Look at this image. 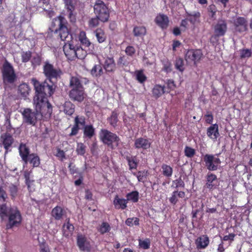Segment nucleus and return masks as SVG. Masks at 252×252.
I'll return each instance as SVG.
<instances>
[{
  "instance_id": "49530a36",
  "label": "nucleus",
  "mask_w": 252,
  "mask_h": 252,
  "mask_svg": "<svg viewBox=\"0 0 252 252\" xmlns=\"http://www.w3.org/2000/svg\"><path fill=\"white\" fill-rule=\"evenodd\" d=\"M86 146L83 143H78L76 147V153L78 155L84 156L86 153Z\"/></svg>"
},
{
  "instance_id": "13d9d810",
  "label": "nucleus",
  "mask_w": 252,
  "mask_h": 252,
  "mask_svg": "<svg viewBox=\"0 0 252 252\" xmlns=\"http://www.w3.org/2000/svg\"><path fill=\"white\" fill-rule=\"evenodd\" d=\"M251 55V51L249 49H244L240 51V57L242 58H249Z\"/></svg>"
},
{
  "instance_id": "f257e3e1",
  "label": "nucleus",
  "mask_w": 252,
  "mask_h": 252,
  "mask_svg": "<svg viewBox=\"0 0 252 252\" xmlns=\"http://www.w3.org/2000/svg\"><path fill=\"white\" fill-rule=\"evenodd\" d=\"M35 94L33 98L35 111L30 108H25L22 112L23 121L28 125L34 126L37 123V116L50 117L52 113V106L48 100V97L53 94L52 85L49 86L47 82H40L36 79H32Z\"/></svg>"
},
{
  "instance_id": "1a4fd4ad",
  "label": "nucleus",
  "mask_w": 252,
  "mask_h": 252,
  "mask_svg": "<svg viewBox=\"0 0 252 252\" xmlns=\"http://www.w3.org/2000/svg\"><path fill=\"white\" fill-rule=\"evenodd\" d=\"M203 160L207 169L210 171L217 170L221 163V161L218 157L211 154L205 155Z\"/></svg>"
},
{
  "instance_id": "c9c22d12",
  "label": "nucleus",
  "mask_w": 252,
  "mask_h": 252,
  "mask_svg": "<svg viewBox=\"0 0 252 252\" xmlns=\"http://www.w3.org/2000/svg\"><path fill=\"white\" fill-rule=\"evenodd\" d=\"M127 202L131 201L133 203H136L139 200V192L137 191H132L128 193L126 195Z\"/></svg>"
},
{
  "instance_id": "aec40b11",
  "label": "nucleus",
  "mask_w": 252,
  "mask_h": 252,
  "mask_svg": "<svg viewBox=\"0 0 252 252\" xmlns=\"http://www.w3.org/2000/svg\"><path fill=\"white\" fill-rule=\"evenodd\" d=\"M209 238L207 235L198 237L195 241V244L198 249L206 248L209 244Z\"/></svg>"
},
{
  "instance_id": "4d7b16f0",
  "label": "nucleus",
  "mask_w": 252,
  "mask_h": 252,
  "mask_svg": "<svg viewBox=\"0 0 252 252\" xmlns=\"http://www.w3.org/2000/svg\"><path fill=\"white\" fill-rule=\"evenodd\" d=\"M204 118L206 123L212 124L214 118L211 112H208L207 113L204 115Z\"/></svg>"
},
{
  "instance_id": "412c9836",
  "label": "nucleus",
  "mask_w": 252,
  "mask_h": 252,
  "mask_svg": "<svg viewBox=\"0 0 252 252\" xmlns=\"http://www.w3.org/2000/svg\"><path fill=\"white\" fill-rule=\"evenodd\" d=\"M207 135L210 139L213 140H217L220 135L218 125L217 124H215L208 127Z\"/></svg>"
},
{
  "instance_id": "a211bd4d",
  "label": "nucleus",
  "mask_w": 252,
  "mask_h": 252,
  "mask_svg": "<svg viewBox=\"0 0 252 252\" xmlns=\"http://www.w3.org/2000/svg\"><path fill=\"white\" fill-rule=\"evenodd\" d=\"M217 176L211 172H209L206 176V183L205 187L209 190H213L216 189L217 185L215 183L217 182Z\"/></svg>"
},
{
  "instance_id": "dca6fc26",
  "label": "nucleus",
  "mask_w": 252,
  "mask_h": 252,
  "mask_svg": "<svg viewBox=\"0 0 252 252\" xmlns=\"http://www.w3.org/2000/svg\"><path fill=\"white\" fill-rule=\"evenodd\" d=\"M74 125L71 128V131L69 134V136L70 137L76 135L78 134L80 129L79 126H85V119L83 116L79 117V116H76L74 118Z\"/></svg>"
},
{
  "instance_id": "ea45409f",
  "label": "nucleus",
  "mask_w": 252,
  "mask_h": 252,
  "mask_svg": "<svg viewBox=\"0 0 252 252\" xmlns=\"http://www.w3.org/2000/svg\"><path fill=\"white\" fill-rule=\"evenodd\" d=\"M79 39L81 43L86 47H88L91 44L90 41L86 37V33L84 31L80 32Z\"/></svg>"
},
{
  "instance_id": "393cba45",
  "label": "nucleus",
  "mask_w": 252,
  "mask_h": 252,
  "mask_svg": "<svg viewBox=\"0 0 252 252\" xmlns=\"http://www.w3.org/2000/svg\"><path fill=\"white\" fill-rule=\"evenodd\" d=\"M152 95L156 98L158 99L161 97L163 94L166 93V88L165 86H162L158 84H156L154 86L152 90Z\"/></svg>"
},
{
  "instance_id": "ddd939ff",
  "label": "nucleus",
  "mask_w": 252,
  "mask_h": 252,
  "mask_svg": "<svg viewBox=\"0 0 252 252\" xmlns=\"http://www.w3.org/2000/svg\"><path fill=\"white\" fill-rule=\"evenodd\" d=\"M0 140L5 150V155H6L8 152L11 151L10 149L14 143V139L9 133L5 132L1 135Z\"/></svg>"
},
{
  "instance_id": "6ab92c4d",
  "label": "nucleus",
  "mask_w": 252,
  "mask_h": 252,
  "mask_svg": "<svg viewBox=\"0 0 252 252\" xmlns=\"http://www.w3.org/2000/svg\"><path fill=\"white\" fill-rule=\"evenodd\" d=\"M151 143L147 139L140 137L135 139L134 141V147L136 149H142L147 150L151 147Z\"/></svg>"
},
{
  "instance_id": "f8f14e48",
  "label": "nucleus",
  "mask_w": 252,
  "mask_h": 252,
  "mask_svg": "<svg viewBox=\"0 0 252 252\" xmlns=\"http://www.w3.org/2000/svg\"><path fill=\"white\" fill-rule=\"evenodd\" d=\"M201 50L199 49L188 50L185 55V59L187 63L199 62L202 57Z\"/></svg>"
},
{
  "instance_id": "bb28decb",
  "label": "nucleus",
  "mask_w": 252,
  "mask_h": 252,
  "mask_svg": "<svg viewBox=\"0 0 252 252\" xmlns=\"http://www.w3.org/2000/svg\"><path fill=\"white\" fill-rule=\"evenodd\" d=\"M64 213V211L62 207L57 206L52 209L51 215L56 220H60L63 218Z\"/></svg>"
},
{
  "instance_id": "37998d69",
  "label": "nucleus",
  "mask_w": 252,
  "mask_h": 252,
  "mask_svg": "<svg viewBox=\"0 0 252 252\" xmlns=\"http://www.w3.org/2000/svg\"><path fill=\"white\" fill-rule=\"evenodd\" d=\"M9 190L12 199H14L18 195V188L17 186L11 184L9 187Z\"/></svg>"
},
{
  "instance_id": "20e7f679",
  "label": "nucleus",
  "mask_w": 252,
  "mask_h": 252,
  "mask_svg": "<svg viewBox=\"0 0 252 252\" xmlns=\"http://www.w3.org/2000/svg\"><path fill=\"white\" fill-rule=\"evenodd\" d=\"M1 72L4 88L14 86L17 81V76L11 64H3Z\"/></svg>"
},
{
  "instance_id": "680f3d73",
  "label": "nucleus",
  "mask_w": 252,
  "mask_h": 252,
  "mask_svg": "<svg viewBox=\"0 0 252 252\" xmlns=\"http://www.w3.org/2000/svg\"><path fill=\"white\" fill-rule=\"evenodd\" d=\"M208 12L210 13L209 16L211 18H214L216 12V8L215 5L212 4L210 5L208 7Z\"/></svg>"
},
{
  "instance_id": "0e129e2a",
  "label": "nucleus",
  "mask_w": 252,
  "mask_h": 252,
  "mask_svg": "<svg viewBox=\"0 0 252 252\" xmlns=\"http://www.w3.org/2000/svg\"><path fill=\"white\" fill-rule=\"evenodd\" d=\"M236 235L234 233H230L228 235H225L222 238L220 237L222 241H227L228 240H230L231 241H233Z\"/></svg>"
},
{
  "instance_id": "4be33fe9",
  "label": "nucleus",
  "mask_w": 252,
  "mask_h": 252,
  "mask_svg": "<svg viewBox=\"0 0 252 252\" xmlns=\"http://www.w3.org/2000/svg\"><path fill=\"white\" fill-rule=\"evenodd\" d=\"M186 17L188 19L189 22L195 25L200 22V13L198 11H186Z\"/></svg>"
},
{
  "instance_id": "6e6d98bb",
  "label": "nucleus",
  "mask_w": 252,
  "mask_h": 252,
  "mask_svg": "<svg viewBox=\"0 0 252 252\" xmlns=\"http://www.w3.org/2000/svg\"><path fill=\"white\" fill-rule=\"evenodd\" d=\"M99 18L96 16V17L92 18L89 21V26L94 28L97 26L99 24Z\"/></svg>"
},
{
  "instance_id": "9d476101",
  "label": "nucleus",
  "mask_w": 252,
  "mask_h": 252,
  "mask_svg": "<svg viewBox=\"0 0 252 252\" xmlns=\"http://www.w3.org/2000/svg\"><path fill=\"white\" fill-rule=\"evenodd\" d=\"M227 29V24L224 20H219L214 26L215 34L210 38L211 42H214V40H216L217 37L223 36Z\"/></svg>"
},
{
  "instance_id": "c03bdc74",
  "label": "nucleus",
  "mask_w": 252,
  "mask_h": 252,
  "mask_svg": "<svg viewBox=\"0 0 252 252\" xmlns=\"http://www.w3.org/2000/svg\"><path fill=\"white\" fill-rule=\"evenodd\" d=\"M185 186V183L181 177L174 180L172 185V187H173L176 189H179L180 188H184Z\"/></svg>"
},
{
  "instance_id": "8fccbe9b",
  "label": "nucleus",
  "mask_w": 252,
  "mask_h": 252,
  "mask_svg": "<svg viewBox=\"0 0 252 252\" xmlns=\"http://www.w3.org/2000/svg\"><path fill=\"white\" fill-rule=\"evenodd\" d=\"M65 6L68 12V14L71 18L72 15V11L74 10V6L72 2V0H64Z\"/></svg>"
},
{
  "instance_id": "e433bc0d",
  "label": "nucleus",
  "mask_w": 252,
  "mask_h": 252,
  "mask_svg": "<svg viewBox=\"0 0 252 252\" xmlns=\"http://www.w3.org/2000/svg\"><path fill=\"white\" fill-rule=\"evenodd\" d=\"M95 35L97 38V41L99 43L103 42L106 38V36L105 34L104 31L101 29H96L95 32Z\"/></svg>"
},
{
  "instance_id": "79ce46f5",
  "label": "nucleus",
  "mask_w": 252,
  "mask_h": 252,
  "mask_svg": "<svg viewBox=\"0 0 252 252\" xmlns=\"http://www.w3.org/2000/svg\"><path fill=\"white\" fill-rule=\"evenodd\" d=\"M134 176H136L138 181L139 182H144V179L146 178V177L147 176V171H139L137 173H133Z\"/></svg>"
},
{
  "instance_id": "e2e57ef3",
  "label": "nucleus",
  "mask_w": 252,
  "mask_h": 252,
  "mask_svg": "<svg viewBox=\"0 0 252 252\" xmlns=\"http://www.w3.org/2000/svg\"><path fill=\"white\" fill-rule=\"evenodd\" d=\"M125 52L127 55L132 56L135 54V49L133 46H128L126 48Z\"/></svg>"
},
{
  "instance_id": "cd10ccee",
  "label": "nucleus",
  "mask_w": 252,
  "mask_h": 252,
  "mask_svg": "<svg viewBox=\"0 0 252 252\" xmlns=\"http://www.w3.org/2000/svg\"><path fill=\"white\" fill-rule=\"evenodd\" d=\"M185 192L183 191L175 190L172 193L171 196L169 198V202L173 205H175L178 201L177 196L179 198H183L185 197Z\"/></svg>"
},
{
  "instance_id": "473e14b6",
  "label": "nucleus",
  "mask_w": 252,
  "mask_h": 252,
  "mask_svg": "<svg viewBox=\"0 0 252 252\" xmlns=\"http://www.w3.org/2000/svg\"><path fill=\"white\" fill-rule=\"evenodd\" d=\"M28 162L32 165L33 167H38L40 164V159L39 156L35 153L31 154L29 157Z\"/></svg>"
},
{
  "instance_id": "f03ea898",
  "label": "nucleus",
  "mask_w": 252,
  "mask_h": 252,
  "mask_svg": "<svg viewBox=\"0 0 252 252\" xmlns=\"http://www.w3.org/2000/svg\"><path fill=\"white\" fill-rule=\"evenodd\" d=\"M0 219L1 221L7 219L5 225L6 229L18 227L22 222V216L19 208L15 206L8 207L6 203L1 204Z\"/></svg>"
},
{
  "instance_id": "bf43d9fd",
  "label": "nucleus",
  "mask_w": 252,
  "mask_h": 252,
  "mask_svg": "<svg viewBox=\"0 0 252 252\" xmlns=\"http://www.w3.org/2000/svg\"><path fill=\"white\" fill-rule=\"evenodd\" d=\"M31 56L30 52H23L22 53V61L25 63L29 62Z\"/></svg>"
},
{
  "instance_id": "2f4dec72",
  "label": "nucleus",
  "mask_w": 252,
  "mask_h": 252,
  "mask_svg": "<svg viewBox=\"0 0 252 252\" xmlns=\"http://www.w3.org/2000/svg\"><path fill=\"white\" fill-rule=\"evenodd\" d=\"M30 90L29 85L26 83L20 84L18 87V92L23 97H26L29 94Z\"/></svg>"
},
{
  "instance_id": "338daca9",
  "label": "nucleus",
  "mask_w": 252,
  "mask_h": 252,
  "mask_svg": "<svg viewBox=\"0 0 252 252\" xmlns=\"http://www.w3.org/2000/svg\"><path fill=\"white\" fill-rule=\"evenodd\" d=\"M69 170L71 174H74L78 173V169L72 163H70L68 166Z\"/></svg>"
},
{
  "instance_id": "c85d7f7f",
  "label": "nucleus",
  "mask_w": 252,
  "mask_h": 252,
  "mask_svg": "<svg viewBox=\"0 0 252 252\" xmlns=\"http://www.w3.org/2000/svg\"><path fill=\"white\" fill-rule=\"evenodd\" d=\"M125 158L127 161L129 169L130 170L137 169L138 165V161L135 156L130 157L127 156L125 157Z\"/></svg>"
},
{
  "instance_id": "0eeeda50",
  "label": "nucleus",
  "mask_w": 252,
  "mask_h": 252,
  "mask_svg": "<svg viewBox=\"0 0 252 252\" xmlns=\"http://www.w3.org/2000/svg\"><path fill=\"white\" fill-rule=\"evenodd\" d=\"M94 12L100 21L105 22L109 17V10L106 4L100 0L96 1L94 7Z\"/></svg>"
},
{
  "instance_id": "c756f323",
  "label": "nucleus",
  "mask_w": 252,
  "mask_h": 252,
  "mask_svg": "<svg viewBox=\"0 0 252 252\" xmlns=\"http://www.w3.org/2000/svg\"><path fill=\"white\" fill-rule=\"evenodd\" d=\"M63 107L64 113L69 116L72 115L75 111V105L70 101H65Z\"/></svg>"
},
{
  "instance_id": "603ef678",
  "label": "nucleus",
  "mask_w": 252,
  "mask_h": 252,
  "mask_svg": "<svg viewBox=\"0 0 252 252\" xmlns=\"http://www.w3.org/2000/svg\"><path fill=\"white\" fill-rule=\"evenodd\" d=\"M76 58L82 60L85 58L86 56V52L81 48H76Z\"/></svg>"
},
{
  "instance_id": "774afa93",
  "label": "nucleus",
  "mask_w": 252,
  "mask_h": 252,
  "mask_svg": "<svg viewBox=\"0 0 252 252\" xmlns=\"http://www.w3.org/2000/svg\"><path fill=\"white\" fill-rule=\"evenodd\" d=\"M4 125L6 126L7 128L11 126L10 123V116L8 114L5 116V121Z\"/></svg>"
},
{
  "instance_id": "7ed1b4c3",
  "label": "nucleus",
  "mask_w": 252,
  "mask_h": 252,
  "mask_svg": "<svg viewBox=\"0 0 252 252\" xmlns=\"http://www.w3.org/2000/svg\"><path fill=\"white\" fill-rule=\"evenodd\" d=\"M69 87L70 90L68 93L69 98L73 101L82 102L85 96V89L79 79L72 76L70 79Z\"/></svg>"
},
{
  "instance_id": "7c9ffc66",
  "label": "nucleus",
  "mask_w": 252,
  "mask_h": 252,
  "mask_svg": "<svg viewBox=\"0 0 252 252\" xmlns=\"http://www.w3.org/2000/svg\"><path fill=\"white\" fill-rule=\"evenodd\" d=\"M134 75L135 76L136 80L140 84H144L147 79V76L144 73L143 69L135 70Z\"/></svg>"
},
{
  "instance_id": "58836bf2",
  "label": "nucleus",
  "mask_w": 252,
  "mask_h": 252,
  "mask_svg": "<svg viewBox=\"0 0 252 252\" xmlns=\"http://www.w3.org/2000/svg\"><path fill=\"white\" fill-rule=\"evenodd\" d=\"M162 174L167 177H170L173 174V168L166 164H163L161 165Z\"/></svg>"
},
{
  "instance_id": "2eb2a0df",
  "label": "nucleus",
  "mask_w": 252,
  "mask_h": 252,
  "mask_svg": "<svg viewBox=\"0 0 252 252\" xmlns=\"http://www.w3.org/2000/svg\"><path fill=\"white\" fill-rule=\"evenodd\" d=\"M63 52L69 60L72 61L76 59V48L72 43H64Z\"/></svg>"
},
{
  "instance_id": "864d4df0",
  "label": "nucleus",
  "mask_w": 252,
  "mask_h": 252,
  "mask_svg": "<svg viewBox=\"0 0 252 252\" xmlns=\"http://www.w3.org/2000/svg\"><path fill=\"white\" fill-rule=\"evenodd\" d=\"M39 247L40 252H50L49 246L45 242L40 243Z\"/></svg>"
},
{
  "instance_id": "f3484780",
  "label": "nucleus",
  "mask_w": 252,
  "mask_h": 252,
  "mask_svg": "<svg viewBox=\"0 0 252 252\" xmlns=\"http://www.w3.org/2000/svg\"><path fill=\"white\" fill-rule=\"evenodd\" d=\"M19 155L22 159L27 163L29 160V157L30 156V150L26 143H21L19 146Z\"/></svg>"
},
{
  "instance_id": "052dcab7",
  "label": "nucleus",
  "mask_w": 252,
  "mask_h": 252,
  "mask_svg": "<svg viewBox=\"0 0 252 252\" xmlns=\"http://www.w3.org/2000/svg\"><path fill=\"white\" fill-rule=\"evenodd\" d=\"M7 197L6 191L0 186V201L5 202Z\"/></svg>"
},
{
  "instance_id": "a878e982",
  "label": "nucleus",
  "mask_w": 252,
  "mask_h": 252,
  "mask_svg": "<svg viewBox=\"0 0 252 252\" xmlns=\"http://www.w3.org/2000/svg\"><path fill=\"white\" fill-rule=\"evenodd\" d=\"M95 133V128L92 125H87L84 126L83 137L91 139Z\"/></svg>"
},
{
  "instance_id": "de8ad7c7",
  "label": "nucleus",
  "mask_w": 252,
  "mask_h": 252,
  "mask_svg": "<svg viewBox=\"0 0 252 252\" xmlns=\"http://www.w3.org/2000/svg\"><path fill=\"white\" fill-rule=\"evenodd\" d=\"M139 219L138 218H129L126 220V224L129 226H132L134 225H138L139 224Z\"/></svg>"
},
{
  "instance_id": "423d86ee",
  "label": "nucleus",
  "mask_w": 252,
  "mask_h": 252,
  "mask_svg": "<svg viewBox=\"0 0 252 252\" xmlns=\"http://www.w3.org/2000/svg\"><path fill=\"white\" fill-rule=\"evenodd\" d=\"M100 140L105 145L113 148V143H116V146L119 145L120 139L116 134L110 132L106 129H101L99 132Z\"/></svg>"
},
{
  "instance_id": "a18cd8bd",
  "label": "nucleus",
  "mask_w": 252,
  "mask_h": 252,
  "mask_svg": "<svg viewBox=\"0 0 252 252\" xmlns=\"http://www.w3.org/2000/svg\"><path fill=\"white\" fill-rule=\"evenodd\" d=\"M151 242L149 238H146L144 240H139V246L140 248L144 249H149L150 247Z\"/></svg>"
},
{
  "instance_id": "6e6552de",
  "label": "nucleus",
  "mask_w": 252,
  "mask_h": 252,
  "mask_svg": "<svg viewBox=\"0 0 252 252\" xmlns=\"http://www.w3.org/2000/svg\"><path fill=\"white\" fill-rule=\"evenodd\" d=\"M61 71L60 69H56L54 68L52 64H45L44 66V73L47 77V79L45 80L43 82H47L49 85H52L53 93L54 92L55 86L51 82V79L53 78H57L60 76Z\"/></svg>"
},
{
  "instance_id": "09e8293b",
  "label": "nucleus",
  "mask_w": 252,
  "mask_h": 252,
  "mask_svg": "<svg viewBox=\"0 0 252 252\" xmlns=\"http://www.w3.org/2000/svg\"><path fill=\"white\" fill-rule=\"evenodd\" d=\"M184 153L187 157L191 158L195 155V150L193 148L187 146L185 148Z\"/></svg>"
},
{
  "instance_id": "5701e85b",
  "label": "nucleus",
  "mask_w": 252,
  "mask_h": 252,
  "mask_svg": "<svg viewBox=\"0 0 252 252\" xmlns=\"http://www.w3.org/2000/svg\"><path fill=\"white\" fill-rule=\"evenodd\" d=\"M155 22L161 28L166 29L169 23L168 18L164 14H159L156 17Z\"/></svg>"
},
{
  "instance_id": "69168bd1",
  "label": "nucleus",
  "mask_w": 252,
  "mask_h": 252,
  "mask_svg": "<svg viewBox=\"0 0 252 252\" xmlns=\"http://www.w3.org/2000/svg\"><path fill=\"white\" fill-rule=\"evenodd\" d=\"M189 21L187 17L182 20L180 24L181 28L184 29V30L187 29L189 27Z\"/></svg>"
},
{
  "instance_id": "3c124183",
  "label": "nucleus",
  "mask_w": 252,
  "mask_h": 252,
  "mask_svg": "<svg viewBox=\"0 0 252 252\" xmlns=\"http://www.w3.org/2000/svg\"><path fill=\"white\" fill-rule=\"evenodd\" d=\"M56 150L57 153L54 155L56 157L61 161H63L65 159V154L63 150H61L59 148H57Z\"/></svg>"
},
{
  "instance_id": "4468645a",
  "label": "nucleus",
  "mask_w": 252,
  "mask_h": 252,
  "mask_svg": "<svg viewBox=\"0 0 252 252\" xmlns=\"http://www.w3.org/2000/svg\"><path fill=\"white\" fill-rule=\"evenodd\" d=\"M235 30L239 32H243L247 30L248 22L244 17H237L233 20Z\"/></svg>"
},
{
  "instance_id": "4c0bfd02",
  "label": "nucleus",
  "mask_w": 252,
  "mask_h": 252,
  "mask_svg": "<svg viewBox=\"0 0 252 252\" xmlns=\"http://www.w3.org/2000/svg\"><path fill=\"white\" fill-rule=\"evenodd\" d=\"M118 117V114L115 111H113L112 112L111 116L108 119L110 125L114 127H115L117 125Z\"/></svg>"
},
{
  "instance_id": "72a5a7b5",
  "label": "nucleus",
  "mask_w": 252,
  "mask_h": 252,
  "mask_svg": "<svg viewBox=\"0 0 252 252\" xmlns=\"http://www.w3.org/2000/svg\"><path fill=\"white\" fill-rule=\"evenodd\" d=\"M111 230L110 224L107 222H102L97 227V230L100 234L103 235Z\"/></svg>"
},
{
  "instance_id": "39448f33",
  "label": "nucleus",
  "mask_w": 252,
  "mask_h": 252,
  "mask_svg": "<svg viewBox=\"0 0 252 252\" xmlns=\"http://www.w3.org/2000/svg\"><path fill=\"white\" fill-rule=\"evenodd\" d=\"M53 25L54 27L57 26L55 29V33L58 34L61 39L63 41H65V43H70L72 38V35L69 34L68 29L65 26V19L62 16H59L54 19Z\"/></svg>"
},
{
  "instance_id": "b1692460",
  "label": "nucleus",
  "mask_w": 252,
  "mask_h": 252,
  "mask_svg": "<svg viewBox=\"0 0 252 252\" xmlns=\"http://www.w3.org/2000/svg\"><path fill=\"white\" fill-rule=\"evenodd\" d=\"M127 200L120 198L118 195H116L113 200V205L116 209L124 210L127 207Z\"/></svg>"
},
{
  "instance_id": "9b49d317",
  "label": "nucleus",
  "mask_w": 252,
  "mask_h": 252,
  "mask_svg": "<svg viewBox=\"0 0 252 252\" xmlns=\"http://www.w3.org/2000/svg\"><path fill=\"white\" fill-rule=\"evenodd\" d=\"M76 243L81 251L90 252L92 250L91 242L84 234H78L77 235Z\"/></svg>"
},
{
  "instance_id": "a19ab883",
  "label": "nucleus",
  "mask_w": 252,
  "mask_h": 252,
  "mask_svg": "<svg viewBox=\"0 0 252 252\" xmlns=\"http://www.w3.org/2000/svg\"><path fill=\"white\" fill-rule=\"evenodd\" d=\"M101 64H95L91 70V74L93 76H97L100 75L102 73V67Z\"/></svg>"
},
{
  "instance_id": "5fc2aeb1",
  "label": "nucleus",
  "mask_w": 252,
  "mask_h": 252,
  "mask_svg": "<svg viewBox=\"0 0 252 252\" xmlns=\"http://www.w3.org/2000/svg\"><path fill=\"white\" fill-rule=\"evenodd\" d=\"M166 84L167 85L166 92L167 93H169L171 90H173L176 87L174 81L171 79L168 80Z\"/></svg>"
},
{
  "instance_id": "f704fd0d",
  "label": "nucleus",
  "mask_w": 252,
  "mask_h": 252,
  "mask_svg": "<svg viewBox=\"0 0 252 252\" xmlns=\"http://www.w3.org/2000/svg\"><path fill=\"white\" fill-rule=\"evenodd\" d=\"M133 34L136 37H142L146 34V30L143 26H136L133 28Z\"/></svg>"
}]
</instances>
